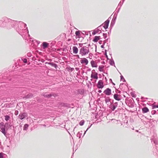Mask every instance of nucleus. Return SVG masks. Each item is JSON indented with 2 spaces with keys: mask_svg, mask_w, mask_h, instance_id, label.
Here are the masks:
<instances>
[{
  "mask_svg": "<svg viewBox=\"0 0 158 158\" xmlns=\"http://www.w3.org/2000/svg\"><path fill=\"white\" fill-rule=\"evenodd\" d=\"M85 123V121L84 120H82L80 121L79 123V124L81 126H83Z\"/></svg>",
  "mask_w": 158,
  "mask_h": 158,
  "instance_id": "obj_31",
  "label": "nucleus"
},
{
  "mask_svg": "<svg viewBox=\"0 0 158 158\" xmlns=\"http://www.w3.org/2000/svg\"><path fill=\"white\" fill-rule=\"evenodd\" d=\"M110 102V104H114V100L113 99H111V102Z\"/></svg>",
  "mask_w": 158,
  "mask_h": 158,
  "instance_id": "obj_50",
  "label": "nucleus"
},
{
  "mask_svg": "<svg viewBox=\"0 0 158 158\" xmlns=\"http://www.w3.org/2000/svg\"><path fill=\"white\" fill-rule=\"evenodd\" d=\"M0 131L5 136L8 138L9 137V135L7 134V132L9 129V127H6L4 125V123L1 122L0 123Z\"/></svg>",
  "mask_w": 158,
  "mask_h": 158,
  "instance_id": "obj_2",
  "label": "nucleus"
},
{
  "mask_svg": "<svg viewBox=\"0 0 158 158\" xmlns=\"http://www.w3.org/2000/svg\"><path fill=\"white\" fill-rule=\"evenodd\" d=\"M105 45H104V44H103L101 45V47L102 48H104V46Z\"/></svg>",
  "mask_w": 158,
  "mask_h": 158,
  "instance_id": "obj_59",
  "label": "nucleus"
},
{
  "mask_svg": "<svg viewBox=\"0 0 158 158\" xmlns=\"http://www.w3.org/2000/svg\"><path fill=\"white\" fill-rule=\"evenodd\" d=\"M75 69L76 70V71H78L79 70V68L77 67Z\"/></svg>",
  "mask_w": 158,
  "mask_h": 158,
  "instance_id": "obj_63",
  "label": "nucleus"
},
{
  "mask_svg": "<svg viewBox=\"0 0 158 158\" xmlns=\"http://www.w3.org/2000/svg\"><path fill=\"white\" fill-rule=\"evenodd\" d=\"M82 135V133H80L79 132H78V133L77 134V137H79V138L80 139L81 138V136Z\"/></svg>",
  "mask_w": 158,
  "mask_h": 158,
  "instance_id": "obj_34",
  "label": "nucleus"
},
{
  "mask_svg": "<svg viewBox=\"0 0 158 158\" xmlns=\"http://www.w3.org/2000/svg\"><path fill=\"white\" fill-rule=\"evenodd\" d=\"M109 41V39H107L106 40H104V41H103V44H104V45H105V44L107 42H108Z\"/></svg>",
  "mask_w": 158,
  "mask_h": 158,
  "instance_id": "obj_41",
  "label": "nucleus"
},
{
  "mask_svg": "<svg viewBox=\"0 0 158 158\" xmlns=\"http://www.w3.org/2000/svg\"><path fill=\"white\" fill-rule=\"evenodd\" d=\"M123 0H122V3L121 1L120 2L118 5V6H121L122 5L123 3H124V2L125 1V0L123 1Z\"/></svg>",
  "mask_w": 158,
  "mask_h": 158,
  "instance_id": "obj_37",
  "label": "nucleus"
},
{
  "mask_svg": "<svg viewBox=\"0 0 158 158\" xmlns=\"http://www.w3.org/2000/svg\"><path fill=\"white\" fill-rule=\"evenodd\" d=\"M111 29H110V31H108V34L109 35H110V34L111 32Z\"/></svg>",
  "mask_w": 158,
  "mask_h": 158,
  "instance_id": "obj_56",
  "label": "nucleus"
},
{
  "mask_svg": "<svg viewBox=\"0 0 158 158\" xmlns=\"http://www.w3.org/2000/svg\"><path fill=\"white\" fill-rule=\"evenodd\" d=\"M89 52V50L88 47L86 46H84L80 49L79 51V53L81 56H85Z\"/></svg>",
  "mask_w": 158,
  "mask_h": 158,
  "instance_id": "obj_4",
  "label": "nucleus"
},
{
  "mask_svg": "<svg viewBox=\"0 0 158 158\" xmlns=\"http://www.w3.org/2000/svg\"><path fill=\"white\" fill-rule=\"evenodd\" d=\"M93 56V54L92 53H89V58L91 59Z\"/></svg>",
  "mask_w": 158,
  "mask_h": 158,
  "instance_id": "obj_45",
  "label": "nucleus"
},
{
  "mask_svg": "<svg viewBox=\"0 0 158 158\" xmlns=\"http://www.w3.org/2000/svg\"><path fill=\"white\" fill-rule=\"evenodd\" d=\"M117 15L115 16L114 15V17L111 21V23L113 24L114 25L115 22L117 19Z\"/></svg>",
  "mask_w": 158,
  "mask_h": 158,
  "instance_id": "obj_23",
  "label": "nucleus"
},
{
  "mask_svg": "<svg viewBox=\"0 0 158 158\" xmlns=\"http://www.w3.org/2000/svg\"><path fill=\"white\" fill-rule=\"evenodd\" d=\"M22 60H23V62L25 63H27V60L26 58H24L23 59H22Z\"/></svg>",
  "mask_w": 158,
  "mask_h": 158,
  "instance_id": "obj_40",
  "label": "nucleus"
},
{
  "mask_svg": "<svg viewBox=\"0 0 158 158\" xmlns=\"http://www.w3.org/2000/svg\"><path fill=\"white\" fill-rule=\"evenodd\" d=\"M73 53L76 54L77 53L78 51V48L76 46H73Z\"/></svg>",
  "mask_w": 158,
  "mask_h": 158,
  "instance_id": "obj_20",
  "label": "nucleus"
},
{
  "mask_svg": "<svg viewBox=\"0 0 158 158\" xmlns=\"http://www.w3.org/2000/svg\"><path fill=\"white\" fill-rule=\"evenodd\" d=\"M66 69L68 71H71L72 72L74 70V68H71L70 66H68L66 67Z\"/></svg>",
  "mask_w": 158,
  "mask_h": 158,
  "instance_id": "obj_28",
  "label": "nucleus"
},
{
  "mask_svg": "<svg viewBox=\"0 0 158 158\" xmlns=\"http://www.w3.org/2000/svg\"><path fill=\"white\" fill-rule=\"evenodd\" d=\"M101 63L102 64H105V61H102V62H101Z\"/></svg>",
  "mask_w": 158,
  "mask_h": 158,
  "instance_id": "obj_64",
  "label": "nucleus"
},
{
  "mask_svg": "<svg viewBox=\"0 0 158 158\" xmlns=\"http://www.w3.org/2000/svg\"><path fill=\"white\" fill-rule=\"evenodd\" d=\"M98 73L96 72H95V73H94V75L93 74H91V77L92 78L97 80L98 78Z\"/></svg>",
  "mask_w": 158,
  "mask_h": 158,
  "instance_id": "obj_15",
  "label": "nucleus"
},
{
  "mask_svg": "<svg viewBox=\"0 0 158 158\" xmlns=\"http://www.w3.org/2000/svg\"><path fill=\"white\" fill-rule=\"evenodd\" d=\"M92 124H91L90 125H89L88 127L87 128V130H88L90 128V127H91V126H92Z\"/></svg>",
  "mask_w": 158,
  "mask_h": 158,
  "instance_id": "obj_53",
  "label": "nucleus"
},
{
  "mask_svg": "<svg viewBox=\"0 0 158 158\" xmlns=\"http://www.w3.org/2000/svg\"><path fill=\"white\" fill-rule=\"evenodd\" d=\"M152 109L158 108V105H153L152 106Z\"/></svg>",
  "mask_w": 158,
  "mask_h": 158,
  "instance_id": "obj_44",
  "label": "nucleus"
},
{
  "mask_svg": "<svg viewBox=\"0 0 158 158\" xmlns=\"http://www.w3.org/2000/svg\"><path fill=\"white\" fill-rule=\"evenodd\" d=\"M104 55H105V57L107 58V60H109L110 59H109L108 57V56L107 55V53H104Z\"/></svg>",
  "mask_w": 158,
  "mask_h": 158,
  "instance_id": "obj_48",
  "label": "nucleus"
},
{
  "mask_svg": "<svg viewBox=\"0 0 158 158\" xmlns=\"http://www.w3.org/2000/svg\"><path fill=\"white\" fill-rule=\"evenodd\" d=\"M75 56L76 57H77V58L78 59H80V57L78 55H75Z\"/></svg>",
  "mask_w": 158,
  "mask_h": 158,
  "instance_id": "obj_55",
  "label": "nucleus"
},
{
  "mask_svg": "<svg viewBox=\"0 0 158 158\" xmlns=\"http://www.w3.org/2000/svg\"><path fill=\"white\" fill-rule=\"evenodd\" d=\"M109 60V64H110V65L111 66H114V67H115V63L114 62V60L113 59H110Z\"/></svg>",
  "mask_w": 158,
  "mask_h": 158,
  "instance_id": "obj_22",
  "label": "nucleus"
},
{
  "mask_svg": "<svg viewBox=\"0 0 158 158\" xmlns=\"http://www.w3.org/2000/svg\"><path fill=\"white\" fill-rule=\"evenodd\" d=\"M97 87L99 89H102L104 87L103 82L102 80H100L98 81L97 85Z\"/></svg>",
  "mask_w": 158,
  "mask_h": 158,
  "instance_id": "obj_10",
  "label": "nucleus"
},
{
  "mask_svg": "<svg viewBox=\"0 0 158 158\" xmlns=\"http://www.w3.org/2000/svg\"><path fill=\"white\" fill-rule=\"evenodd\" d=\"M118 105V102H115L114 104H110L109 107L112 111H114L117 107Z\"/></svg>",
  "mask_w": 158,
  "mask_h": 158,
  "instance_id": "obj_8",
  "label": "nucleus"
},
{
  "mask_svg": "<svg viewBox=\"0 0 158 158\" xmlns=\"http://www.w3.org/2000/svg\"><path fill=\"white\" fill-rule=\"evenodd\" d=\"M153 141L154 143H155L156 145H158V141L156 139H154L153 140Z\"/></svg>",
  "mask_w": 158,
  "mask_h": 158,
  "instance_id": "obj_36",
  "label": "nucleus"
},
{
  "mask_svg": "<svg viewBox=\"0 0 158 158\" xmlns=\"http://www.w3.org/2000/svg\"><path fill=\"white\" fill-rule=\"evenodd\" d=\"M2 24L0 25V27H6L8 29L13 28L23 38L25 37L27 35L30 36L27 28L26 27L27 24L23 22L13 20L6 17H2Z\"/></svg>",
  "mask_w": 158,
  "mask_h": 158,
  "instance_id": "obj_1",
  "label": "nucleus"
},
{
  "mask_svg": "<svg viewBox=\"0 0 158 158\" xmlns=\"http://www.w3.org/2000/svg\"><path fill=\"white\" fill-rule=\"evenodd\" d=\"M41 47L43 49H45L49 47V44L46 42H44L41 45Z\"/></svg>",
  "mask_w": 158,
  "mask_h": 158,
  "instance_id": "obj_11",
  "label": "nucleus"
},
{
  "mask_svg": "<svg viewBox=\"0 0 158 158\" xmlns=\"http://www.w3.org/2000/svg\"><path fill=\"white\" fill-rule=\"evenodd\" d=\"M95 70H94V69L92 71V73L91 74H93L94 72L95 73Z\"/></svg>",
  "mask_w": 158,
  "mask_h": 158,
  "instance_id": "obj_62",
  "label": "nucleus"
},
{
  "mask_svg": "<svg viewBox=\"0 0 158 158\" xmlns=\"http://www.w3.org/2000/svg\"><path fill=\"white\" fill-rule=\"evenodd\" d=\"M27 56L28 57H30L31 56V52H28L27 54Z\"/></svg>",
  "mask_w": 158,
  "mask_h": 158,
  "instance_id": "obj_46",
  "label": "nucleus"
},
{
  "mask_svg": "<svg viewBox=\"0 0 158 158\" xmlns=\"http://www.w3.org/2000/svg\"><path fill=\"white\" fill-rule=\"evenodd\" d=\"M103 93L106 95L110 96L111 94V90L110 89L108 88L104 91Z\"/></svg>",
  "mask_w": 158,
  "mask_h": 158,
  "instance_id": "obj_9",
  "label": "nucleus"
},
{
  "mask_svg": "<svg viewBox=\"0 0 158 158\" xmlns=\"http://www.w3.org/2000/svg\"><path fill=\"white\" fill-rule=\"evenodd\" d=\"M19 112L18 110H16L15 112V115H17L18 114Z\"/></svg>",
  "mask_w": 158,
  "mask_h": 158,
  "instance_id": "obj_51",
  "label": "nucleus"
},
{
  "mask_svg": "<svg viewBox=\"0 0 158 158\" xmlns=\"http://www.w3.org/2000/svg\"><path fill=\"white\" fill-rule=\"evenodd\" d=\"M10 118V116L8 115H6L5 116V119L6 121H8Z\"/></svg>",
  "mask_w": 158,
  "mask_h": 158,
  "instance_id": "obj_30",
  "label": "nucleus"
},
{
  "mask_svg": "<svg viewBox=\"0 0 158 158\" xmlns=\"http://www.w3.org/2000/svg\"><path fill=\"white\" fill-rule=\"evenodd\" d=\"M105 66L104 65H100L98 67V70L100 72H102L103 73H105V71L103 70V68H104Z\"/></svg>",
  "mask_w": 158,
  "mask_h": 158,
  "instance_id": "obj_21",
  "label": "nucleus"
},
{
  "mask_svg": "<svg viewBox=\"0 0 158 158\" xmlns=\"http://www.w3.org/2000/svg\"><path fill=\"white\" fill-rule=\"evenodd\" d=\"M151 113H152V115H154V114H158V113L157 112V111H156V110H152V112H151Z\"/></svg>",
  "mask_w": 158,
  "mask_h": 158,
  "instance_id": "obj_35",
  "label": "nucleus"
},
{
  "mask_svg": "<svg viewBox=\"0 0 158 158\" xmlns=\"http://www.w3.org/2000/svg\"><path fill=\"white\" fill-rule=\"evenodd\" d=\"M61 105L62 106H65V107H67V104L66 103H62L61 104Z\"/></svg>",
  "mask_w": 158,
  "mask_h": 158,
  "instance_id": "obj_39",
  "label": "nucleus"
},
{
  "mask_svg": "<svg viewBox=\"0 0 158 158\" xmlns=\"http://www.w3.org/2000/svg\"><path fill=\"white\" fill-rule=\"evenodd\" d=\"M114 24L110 23V29H112V27H113L114 26Z\"/></svg>",
  "mask_w": 158,
  "mask_h": 158,
  "instance_id": "obj_47",
  "label": "nucleus"
},
{
  "mask_svg": "<svg viewBox=\"0 0 158 158\" xmlns=\"http://www.w3.org/2000/svg\"><path fill=\"white\" fill-rule=\"evenodd\" d=\"M88 130H87V129L85 131V132L84 133V134L83 135V136H82V137H83L84 136V135L86 134V132Z\"/></svg>",
  "mask_w": 158,
  "mask_h": 158,
  "instance_id": "obj_58",
  "label": "nucleus"
},
{
  "mask_svg": "<svg viewBox=\"0 0 158 158\" xmlns=\"http://www.w3.org/2000/svg\"><path fill=\"white\" fill-rule=\"evenodd\" d=\"M8 125L9 123L7 122L5 124L4 123V125L6 127H8Z\"/></svg>",
  "mask_w": 158,
  "mask_h": 158,
  "instance_id": "obj_43",
  "label": "nucleus"
},
{
  "mask_svg": "<svg viewBox=\"0 0 158 158\" xmlns=\"http://www.w3.org/2000/svg\"><path fill=\"white\" fill-rule=\"evenodd\" d=\"M124 83H121L120 84V85H119V88L120 89H121V86L124 85Z\"/></svg>",
  "mask_w": 158,
  "mask_h": 158,
  "instance_id": "obj_57",
  "label": "nucleus"
},
{
  "mask_svg": "<svg viewBox=\"0 0 158 158\" xmlns=\"http://www.w3.org/2000/svg\"><path fill=\"white\" fill-rule=\"evenodd\" d=\"M149 111V109L147 107H144L142 108V111L143 113H147Z\"/></svg>",
  "mask_w": 158,
  "mask_h": 158,
  "instance_id": "obj_19",
  "label": "nucleus"
},
{
  "mask_svg": "<svg viewBox=\"0 0 158 158\" xmlns=\"http://www.w3.org/2000/svg\"><path fill=\"white\" fill-rule=\"evenodd\" d=\"M42 96H43L44 98H49L52 96H53L56 97L57 96V94H54V93H51L50 94H48L46 93H43Z\"/></svg>",
  "mask_w": 158,
  "mask_h": 158,
  "instance_id": "obj_6",
  "label": "nucleus"
},
{
  "mask_svg": "<svg viewBox=\"0 0 158 158\" xmlns=\"http://www.w3.org/2000/svg\"><path fill=\"white\" fill-rule=\"evenodd\" d=\"M50 65H51L52 67H54L56 69L58 67L57 65L53 62H50Z\"/></svg>",
  "mask_w": 158,
  "mask_h": 158,
  "instance_id": "obj_25",
  "label": "nucleus"
},
{
  "mask_svg": "<svg viewBox=\"0 0 158 158\" xmlns=\"http://www.w3.org/2000/svg\"><path fill=\"white\" fill-rule=\"evenodd\" d=\"M29 126V124H25L24 125L23 127V130L24 131H27L28 129V127Z\"/></svg>",
  "mask_w": 158,
  "mask_h": 158,
  "instance_id": "obj_27",
  "label": "nucleus"
},
{
  "mask_svg": "<svg viewBox=\"0 0 158 158\" xmlns=\"http://www.w3.org/2000/svg\"><path fill=\"white\" fill-rule=\"evenodd\" d=\"M90 64L91 66L92 67L97 68L98 67V65L95 61L92 60L90 61Z\"/></svg>",
  "mask_w": 158,
  "mask_h": 158,
  "instance_id": "obj_17",
  "label": "nucleus"
},
{
  "mask_svg": "<svg viewBox=\"0 0 158 158\" xmlns=\"http://www.w3.org/2000/svg\"><path fill=\"white\" fill-rule=\"evenodd\" d=\"M102 41L101 40H100L99 41V44H102Z\"/></svg>",
  "mask_w": 158,
  "mask_h": 158,
  "instance_id": "obj_60",
  "label": "nucleus"
},
{
  "mask_svg": "<svg viewBox=\"0 0 158 158\" xmlns=\"http://www.w3.org/2000/svg\"><path fill=\"white\" fill-rule=\"evenodd\" d=\"M130 94L132 97H133L134 98H136V95L133 92H131L130 93Z\"/></svg>",
  "mask_w": 158,
  "mask_h": 158,
  "instance_id": "obj_32",
  "label": "nucleus"
},
{
  "mask_svg": "<svg viewBox=\"0 0 158 158\" xmlns=\"http://www.w3.org/2000/svg\"><path fill=\"white\" fill-rule=\"evenodd\" d=\"M34 41H35V42H34V43H35V42H36V44L37 45H38L40 44V41H39L38 40H34Z\"/></svg>",
  "mask_w": 158,
  "mask_h": 158,
  "instance_id": "obj_42",
  "label": "nucleus"
},
{
  "mask_svg": "<svg viewBox=\"0 0 158 158\" xmlns=\"http://www.w3.org/2000/svg\"><path fill=\"white\" fill-rule=\"evenodd\" d=\"M81 60L80 61V62L82 64H85V65H87L88 63V60L85 58H81Z\"/></svg>",
  "mask_w": 158,
  "mask_h": 158,
  "instance_id": "obj_14",
  "label": "nucleus"
},
{
  "mask_svg": "<svg viewBox=\"0 0 158 158\" xmlns=\"http://www.w3.org/2000/svg\"><path fill=\"white\" fill-rule=\"evenodd\" d=\"M125 102L126 105L130 107L133 108L134 106L135 102L132 98L127 97L125 100Z\"/></svg>",
  "mask_w": 158,
  "mask_h": 158,
  "instance_id": "obj_3",
  "label": "nucleus"
},
{
  "mask_svg": "<svg viewBox=\"0 0 158 158\" xmlns=\"http://www.w3.org/2000/svg\"><path fill=\"white\" fill-rule=\"evenodd\" d=\"M75 34L76 36H77L78 38H80L81 37L80 36V31H76L75 32Z\"/></svg>",
  "mask_w": 158,
  "mask_h": 158,
  "instance_id": "obj_29",
  "label": "nucleus"
},
{
  "mask_svg": "<svg viewBox=\"0 0 158 158\" xmlns=\"http://www.w3.org/2000/svg\"><path fill=\"white\" fill-rule=\"evenodd\" d=\"M102 29H100V28H98V27L96 29H95L93 30V32H92V35H96L97 33L99 32V34L102 33V31L101 30H102Z\"/></svg>",
  "mask_w": 158,
  "mask_h": 158,
  "instance_id": "obj_13",
  "label": "nucleus"
},
{
  "mask_svg": "<svg viewBox=\"0 0 158 158\" xmlns=\"http://www.w3.org/2000/svg\"><path fill=\"white\" fill-rule=\"evenodd\" d=\"M137 114H138L139 117V118H140L144 117L141 114H139L138 113H137Z\"/></svg>",
  "mask_w": 158,
  "mask_h": 158,
  "instance_id": "obj_49",
  "label": "nucleus"
},
{
  "mask_svg": "<svg viewBox=\"0 0 158 158\" xmlns=\"http://www.w3.org/2000/svg\"><path fill=\"white\" fill-rule=\"evenodd\" d=\"M33 95L31 93H29L23 97L24 98L28 99L31 98L33 97Z\"/></svg>",
  "mask_w": 158,
  "mask_h": 158,
  "instance_id": "obj_16",
  "label": "nucleus"
},
{
  "mask_svg": "<svg viewBox=\"0 0 158 158\" xmlns=\"http://www.w3.org/2000/svg\"><path fill=\"white\" fill-rule=\"evenodd\" d=\"M114 98L116 100L118 101H120L122 99V97L120 95L117 94H115L113 95Z\"/></svg>",
  "mask_w": 158,
  "mask_h": 158,
  "instance_id": "obj_12",
  "label": "nucleus"
},
{
  "mask_svg": "<svg viewBox=\"0 0 158 158\" xmlns=\"http://www.w3.org/2000/svg\"><path fill=\"white\" fill-rule=\"evenodd\" d=\"M110 19H107L101 25L98 26V28H100V27H101L102 26H103V27L106 30V29H107L108 27Z\"/></svg>",
  "mask_w": 158,
  "mask_h": 158,
  "instance_id": "obj_5",
  "label": "nucleus"
},
{
  "mask_svg": "<svg viewBox=\"0 0 158 158\" xmlns=\"http://www.w3.org/2000/svg\"><path fill=\"white\" fill-rule=\"evenodd\" d=\"M7 155L1 152H0V158H6Z\"/></svg>",
  "mask_w": 158,
  "mask_h": 158,
  "instance_id": "obj_26",
  "label": "nucleus"
},
{
  "mask_svg": "<svg viewBox=\"0 0 158 158\" xmlns=\"http://www.w3.org/2000/svg\"><path fill=\"white\" fill-rule=\"evenodd\" d=\"M83 45V44L82 43H79V46L80 47H82V46Z\"/></svg>",
  "mask_w": 158,
  "mask_h": 158,
  "instance_id": "obj_52",
  "label": "nucleus"
},
{
  "mask_svg": "<svg viewBox=\"0 0 158 158\" xmlns=\"http://www.w3.org/2000/svg\"><path fill=\"white\" fill-rule=\"evenodd\" d=\"M100 38L101 37L100 36H94V38L93 39L92 41L94 42H97L100 39Z\"/></svg>",
  "mask_w": 158,
  "mask_h": 158,
  "instance_id": "obj_18",
  "label": "nucleus"
},
{
  "mask_svg": "<svg viewBox=\"0 0 158 158\" xmlns=\"http://www.w3.org/2000/svg\"><path fill=\"white\" fill-rule=\"evenodd\" d=\"M111 101V99L110 98V97H107L105 98V101L106 103H107Z\"/></svg>",
  "mask_w": 158,
  "mask_h": 158,
  "instance_id": "obj_24",
  "label": "nucleus"
},
{
  "mask_svg": "<svg viewBox=\"0 0 158 158\" xmlns=\"http://www.w3.org/2000/svg\"><path fill=\"white\" fill-rule=\"evenodd\" d=\"M27 116V114L26 112H22L19 115L18 118L20 120H23Z\"/></svg>",
  "mask_w": 158,
  "mask_h": 158,
  "instance_id": "obj_7",
  "label": "nucleus"
},
{
  "mask_svg": "<svg viewBox=\"0 0 158 158\" xmlns=\"http://www.w3.org/2000/svg\"><path fill=\"white\" fill-rule=\"evenodd\" d=\"M103 38L104 39H106L107 37V33H103Z\"/></svg>",
  "mask_w": 158,
  "mask_h": 158,
  "instance_id": "obj_38",
  "label": "nucleus"
},
{
  "mask_svg": "<svg viewBox=\"0 0 158 158\" xmlns=\"http://www.w3.org/2000/svg\"><path fill=\"white\" fill-rule=\"evenodd\" d=\"M98 76L99 77V78H101L102 77V75L101 74H98Z\"/></svg>",
  "mask_w": 158,
  "mask_h": 158,
  "instance_id": "obj_61",
  "label": "nucleus"
},
{
  "mask_svg": "<svg viewBox=\"0 0 158 158\" xmlns=\"http://www.w3.org/2000/svg\"><path fill=\"white\" fill-rule=\"evenodd\" d=\"M122 80L123 82H126V81L123 77L122 75H121L120 76V81H122Z\"/></svg>",
  "mask_w": 158,
  "mask_h": 158,
  "instance_id": "obj_33",
  "label": "nucleus"
},
{
  "mask_svg": "<svg viewBox=\"0 0 158 158\" xmlns=\"http://www.w3.org/2000/svg\"><path fill=\"white\" fill-rule=\"evenodd\" d=\"M84 91L83 90H82L81 91V92L80 93V94H84Z\"/></svg>",
  "mask_w": 158,
  "mask_h": 158,
  "instance_id": "obj_54",
  "label": "nucleus"
}]
</instances>
